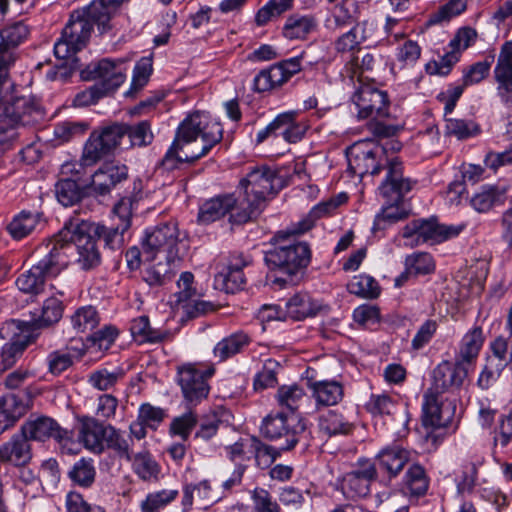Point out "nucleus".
<instances>
[{
    "label": "nucleus",
    "mask_w": 512,
    "mask_h": 512,
    "mask_svg": "<svg viewBox=\"0 0 512 512\" xmlns=\"http://www.w3.org/2000/svg\"><path fill=\"white\" fill-rule=\"evenodd\" d=\"M312 223L303 221L298 227L278 231L272 238L274 247L267 250L264 261L270 270L279 271L289 277L295 276L309 265L311 250L306 242H289L288 238L306 232Z\"/></svg>",
    "instance_id": "obj_1"
},
{
    "label": "nucleus",
    "mask_w": 512,
    "mask_h": 512,
    "mask_svg": "<svg viewBox=\"0 0 512 512\" xmlns=\"http://www.w3.org/2000/svg\"><path fill=\"white\" fill-rule=\"evenodd\" d=\"M275 172L268 167L254 169L240 181L242 196L238 198L237 212L231 215L235 224L246 223L257 217L265 206L267 196L273 194Z\"/></svg>",
    "instance_id": "obj_2"
},
{
    "label": "nucleus",
    "mask_w": 512,
    "mask_h": 512,
    "mask_svg": "<svg viewBox=\"0 0 512 512\" xmlns=\"http://www.w3.org/2000/svg\"><path fill=\"white\" fill-rule=\"evenodd\" d=\"M175 137L195 153L190 158H201L220 143L223 138V128L207 113L196 111L180 123Z\"/></svg>",
    "instance_id": "obj_3"
},
{
    "label": "nucleus",
    "mask_w": 512,
    "mask_h": 512,
    "mask_svg": "<svg viewBox=\"0 0 512 512\" xmlns=\"http://www.w3.org/2000/svg\"><path fill=\"white\" fill-rule=\"evenodd\" d=\"M142 253L147 260L163 258L179 261L186 252V244L179 239V230L174 222H166L148 228L142 238Z\"/></svg>",
    "instance_id": "obj_4"
},
{
    "label": "nucleus",
    "mask_w": 512,
    "mask_h": 512,
    "mask_svg": "<svg viewBox=\"0 0 512 512\" xmlns=\"http://www.w3.org/2000/svg\"><path fill=\"white\" fill-rule=\"evenodd\" d=\"M67 248L54 244L39 262L22 273L16 280L20 291L29 294H39L43 291L45 281L57 276L68 266Z\"/></svg>",
    "instance_id": "obj_5"
},
{
    "label": "nucleus",
    "mask_w": 512,
    "mask_h": 512,
    "mask_svg": "<svg viewBox=\"0 0 512 512\" xmlns=\"http://www.w3.org/2000/svg\"><path fill=\"white\" fill-rule=\"evenodd\" d=\"M81 221L71 220L65 223L62 230L47 244L46 248L64 246L67 248V257L74 250V245L78 250V263L84 270H89L100 264L101 257L97 248L96 239L90 233L80 232Z\"/></svg>",
    "instance_id": "obj_6"
},
{
    "label": "nucleus",
    "mask_w": 512,
    "mask_h": 512,
    "mask_svg": "<svg viewBox=\"0 0 512 512\" xmlns=\"http://www.w3.org/2000/svg\"><path fill=\"white\" fill-rule=\"evenodd\" d=\"M126 133V124L117 122L94 130L84 145L80 164L84 167L93 166L112 154L119 147Z\"/></svg>",
    "instance_id": "obj_7"
},
{
    "label": "nucleus",
    "mask_w": 512,
    "mask_h": 512,
    "mask_svg": "<svg viewBox=\"0 0 512 512\" xmlns=\"http://www.w3.org/2000/svg\"><path fill=\"white\" fill-rule=\"evenodd\" d=\"M465 228L460 225H442L436 219H415L407 223L402 230V237L408 246L423 243L439 244L458 236Z\"/></svg>",
    "instance_id": "obj_8"
},
{
    "label": "nucleus",
    "mask_w": 512,
    "mask_h": 512,
    "mask_svg": "<svg viewBox=\"0 0 512 512\" xmlns=\"http://www.w3.org/2000/svg\"><path fill=\"white\" fill-rule=\"evenodd\" d=\"M0 338L6 341L1 350V364L6 370L22 356L27 345L35 339V334L27 321L12 319L0 328Z\"/></svg>",
    "instance_id": "obj_9"
},
{
    "label": "nucleus",
    "mask_w": 512,
    "mask_h": 512,
    "mask_svg": "<svg viewBox=\"0 0 512 512\" xmlns=\"http://www.w3.org/2000/svg\"><path fill=\"white\" fill-rule=\"evenodd\" d=\"M306 430L305 421L297 414L284 411L267 415L262 422L261 432L270 439H284V449H292L299 442V436Z\"/></svg>",
    "instance_id": "obj_10"
},
{
    "label": "nucleus",
    "mask_w": 512,
    "mask_h": 512,
    "mask_svg": "<svg viewBox=\"0 0 512 512\" xmlns=\"http://www.w3.org/2000/svg\"><path fill=\"white\" fill-rule=\"evenodd\" d=\"M347 158L349 171L363 178L379 175L388 156L385 147L362 141L349 148Z\"/></svg>",
    "instance_id": "obj_11"
},
{
    "label": "nucleus",
    "mask_w": 512,
    "mask_h": 512,
    "mask_svg": "<svg viewBox=\"0 0 512 512\" xmlns=\"http://www.w3.org/2000/svg\"><path fill=\"white\" fill-rule=\"evenodd\" d=\"M385 177L378 187L379 194L388 203H402L404 196L417 184V181L405 175L404 166L398 157L385 160Z\"/></svg>",
    "instance_id": "obj_12"
},
{
    "label": "nucleus",
    "mask_w": 512,
    "mask_h": 512,
    "mask_svg": "<svg viewBox=\"0 0 512 512\" xmlns=\"http://www.w3.org/2000/svg\"><path fill=\"white\" fill-rule=\"evenodd\" d=\"M100 14L93 15L90 10V5L80 10H75L71 13L70 19L64 27L62 34L70 43H74L76 48L83 49L91 36L93 25H97L100 33H104L110 29V25L100 18Z\"/></svg>",
    "instance_id": "obj_13"
},
{
    "label": "nucleus",
    "mask_w": 512,
    "mask_h": 512,
    "mask_svg": "<svg viewBox=\"0 0 512 512\" xmlns=\"http://www.w3.org/2000/svg\"><path fill=\"white\" fill-rule=\"evenodd\" d=\"M30 35L29 26L24 21H16L0 29V78L8 75L10 68L18 60L19 46Z\"/></svg>",
    "instance_id": "obj_14"
},
{
    "label": "nucleus",
    "mask_w": 512,
    "mask_h": 512,
    "mask_svg": "<svg viewBox=\"0 0 512 512\" xmlns=\"http://www.w3.org/2000/svg\"><path fill=\"white\" fill-rule=\"evenodd\" d=\"M357 108L358 119L380 120L389 115V100L386 92L370 84H361L351 98Z\"/></svg>",
    "instance_id": "obj_15"
},
{
    "label": "nucleus",
    "mask_w": 512,
    "mask_h": 512,
    "mask_svg": "<svg viewBox=\"0 0 512 512\" xmlns=\"http://www.w3.org/2000/svg\"><path fill=\"white\" fill-rule=\"evenodd\" d=\"M214 372V367L201 371L194 364L178 367L177 381L184 399L191 404H197L207 398L210 391L207 380Z\"/></svg>",
    "instance_id": "obj_16"
},
{
    "label": "nucleus",
    "mask_w": 512,
    "mask_h": 512,
    "mask_svg": "<svg viewBox=\"0 0 512 512\" xmlns=\"http://www.w3.org/2000/svg\"><path fill=\"white\" fill-rule=\"evenodd\" d=\"M456 413V397L425 392L422 423L425 427L444 428L449 426Z\"/></svg>",
    "instance_id": "obj_17"
},
{
    "label": "nucleus",
    "mask_w": 512,
    "mask_h": 512,
    "mask_svg": "<svg viewBox=\"0 0 512 512\" xmlns=\"http://www.w3.org/2000/svg\"><path fill=\"white\" fill-rule=\"evenodd\" d=\"M376 476L375 464L369 459H359L353 469L341 478L340 489L347 499L365 497Z\"/></svg>",
    "instance_id": "obj_18"
},
{
    "label": "nucleus",
    "mask_w": 512,
    "mask_h": 512,
    "mask_svg": "<svg viewBox=\"0 0 512 512\" xmlns=\"http://www.w3.org/2000/svg\"><path fill=\"white\" fill-rule=\"evenodd\" d=\"M84 80H96V85L105 94L115 91L126 78L122 61L102 59L89 64L81 71Z\"/></svg>",
    "instance_id": "obj_19"
},
{
    "label": "nucleus",
    "mask_w": 512,
    "mask_h": 512,
    "mask_svg": "<svg viewBox=\"0 0 512 512\" xmlns=\"http://www.w3.org/2000/svg\"><path fill=\"white\" fill-rule=\"evenodd\" d=\"M21 431L28 440L46 441L52 438L63 443L70 439L69 432L48 416L30 415L21 426Z\"/></svg>",
    "instance_id": "obj_20"
},
{
    "label": "nucleus",
    "mask_w": 512,
    "mask_h": 512,
    "mask_svg": "<svg viewBox=\"0 0 512 512\" xmlns=\"http://www.w3.org/2000/svg\"><path fill=\"white\" fill-rule=\"evenodd\" d=\"M469 371L457 360L455 365L443 361L434 368L432 373L433 382L427 392L446 395V393L458 389L463 384Z\"/></svg>",
    "instance_id": "obj_21"
},
{
    "label": "nucleus",
    "mask_w": 512,
    "mask_h": 512,
    "mask_svg": "<svg viewBox=\"0 0 512 512\" xmlns=\"http://www.w3.org/2000/svg\"><path fill=\"white\" fill-rule=\"evenodd\" d=\"M33 394L29 389L8 393L0 398V433L15 423L32 404Z\"/></svg>",
    "instance_id": "obj_22"
},
{
    "label": "nucleus",
    "mask_w": 512,
    "mask_h": 512,
    "mask_svg": "<svg viewBox=\"0 0 512 512\" xmlns=\"http://www.w3.org/2000/svg\"><path fill=\"white\" fill-rule=\"evenodd\" d=\"M127 177L128 168L125 165L105 163L92 175L88 189L95 196H105Z\"/></svg>",
    "instance_id": "obj_23"
},
{
    "label": "nucleus",
    "mask_w": 512,
    "mask_h": 512,
    "mask_svg": "<svg viewBox=\"0 0 512 512\" xmlns=\"http://www.w3.org/2000/svg\"><path fill=\"white\" fill-rule=\"evenodd\" d=\"M494 79L500 99L505 103L512 102V41L501 46L494 68Z\"/></svg>",
    "instance_id": "obj_24"
},
{
    "label": "nucleus",
    "mask_w": 512,
    "mask_h": 512,
    "mask_svg": "<svg viewBox=\"0 0 512 512\" xmlns=\"http://www.w3.org/2000/svg\"><path fill=\"white\" fill-rule=\"evenodd\" d=\"M127 231V223L105 226L81 220L80 232L90 233L95 239L103 241L104 246L112 251L120 250L124 246V234Z\"/></svg>",
    "instance_id": "obj_25"
},
{
    "label": "nucleus",
    "mask_w": 512,
    "mask_h": 512,
    "mask_svg": "<svg viewBox=\"0 0 512 512\" xmlns=\"http://www.w3.org/2000/svg\"><path fill=\"white\" fill-rule=\"evenodd\" d=\"M32 458L31 445L27 437L20 431L9 441L0 446V462L20 467L27 465Z\"/></svg>",
    "instance_id": "obj_26"
},
{
    "label": "nucleus",
    "mask_w": 512,
    "mask_h": 512,
    "mask_svg": "<svg viewBox=\"0 0 512 512\" xmlns=\"http://www.w3.org/2000/svg\"><path fill=\"white\" fill-rule=\"evenodd\" d=\"M307 386L317 408L337 405L344 397L343 384L336 380L308 379Z\"/></svg>",
    "instance_id": "obj_27"
},
{
    "label": "nucleus",
    "mask_w": 512,
    "mask_h": 512,
    "mask_svg": "<svg viewBox=\"0 0 512 512\" xmlns=\"http://www.w3.org/2000/svg\"><path fill=\"white\" fill-rule=\"evenodd\" d=\"M238 203V199L232 194L212 198L200 207L198 219L201 223L208 224L224 217L228 213L231 216L237 212ZM230 221L234 223L231 219Z\"/></svg>",
    "instance_id": "obj_28"
},
{
    "label": "nucleus",
    "mask_w": 512,
    "mask_h": 512,
    "mask_svg": "<svg viewBox=\"0 0 512 512\" xmlns=\"http://www.w3.org/2000/svg\"><path fill=\"white\" fill-rule=\"evenodd\" d=\"M107 429L108 425L102 424L98 419L88 418L81 424L79 440L85 448L100 454L104 451Z\"/></svg>",
    "instance_id": "obj_29"
},
{
    "label": "nucleus",
    "mask_w": 512,
    "mask_h": 512,
    "mask_svg": "<svg viewBox=\"0 0 512 512\" xmlns=\"http://www.w3.org/2000/svg\"><path fill=\"white\" fill-rule=\"evenodd\" d=\"M484 340L485 337L481 327L476 326L469 330L462 338L457 361L470 370L478 358Z\"/></svg>",
    "instance_id": "obj_30"
},
{
    "label": "nucleus",
    "mask_w": 512,
    "mask_h": 512,
    "mask_svg": "<svg viewBox=\"0 0 512 512\" xmlns=\"http://www.w3.org/2000/svg\"><path fill=\"white\" fill-rule=\"evenodd\" d=\"M506 185H486L470 200L471 206L480 213H485L495 206L502 205L507 197Z\"/></svg>",
    "instance_id": "obj_31"
},
{
    "label": "nucleus",
    "mask_w": 512,
    "mask_h": 512,
    "mask_svg": "<svg viewBox=\"0 0 512 512\" xmlns=\"http://www.w3.org/2000/svg\"><path fill=\"white\" fill-rule=\"evenodd\" d=\"M412 453L400 446L386 447L379 452L377 459L381 469L390 477L397 476L404 466L411 461Z\"/></svg>",
    "instance_id": "obj_32"
},
{
    "label": "nucleus",
    "mask_w": 512,
    "mask_h": 512,
    "mask_svg": "<svg viewBox=\"0 0 512 512\" xmlns=\"http://www.w3.org/2000/svg\"><path fill=\"white\" fill-rule=\"evenodd\" d=\"M318 427L321 433L328 437L348 435L353 429V423L338 410H328L319 417Z\"/></svg>",
    "instance_id": "obj_33"
},
{
    "label": "nucleus",
    "mask_w": 512,
    "mask_h": 512,
    "mask_svg": "<svg viewBox=\"0 0 512 512\" xmlns=\"http://www.w3.org/2000/svg\"><path fill=\"white\" fill-rule=\"evenodd\" d=\"M194 496L205 506H209L221 499L220 495L213 492L207 480L201 481L198 484L185 485L182 497L183 512H188L191 509Z\"/></svg>",
    "instance_id": "obj_34"
},
{
    "label": "nucleus",
    "mask_w": 512,
    "mask_h": 512,
    "mask_svg": "<svg viewBox=\"0 0 512 512\" xmlns=\"http://www.w3.org/2000/svg\"><path fill=\"white\" fill-rule=\"evenodd\" d=\"M133 472L143 481L156 482L159 480L161 467L152 457L149 451L143 449L137 453L133 452L132 460Z\"/></svg>",
    "instance_id": "obj_35"
},
{
    "label": "nucleus",
    "mask_w": 512,
    "mask_h": 512,
    "mask_svg": "<svg viewBox=\"0 0 512 512\" xmlns=\"http://www.w3.org/2000/svg\"><path fill=\"white\" fill-rule=\"evenodd\" d=\"M319 306L306 292H299L285 303L286 316L293 320H302L314 316Z\"/></svg>",
    "instance_id": "obj_36"
},
{
    "label": "nucleus",
    "mask_w": 512,
    "mask_h": 512,
    "mask_svg": "<svg viewBox=\"0 0 512 512\" xmlns=\"http://www.w3.org/2000/svg\"><path fill=\"white\" fill-rule=\"evenodd\" d=\"M130 331L133 338L140 343H159L170 337L168 331L152 328L145 315L132 320Z\"/></svg>",
    "instance_id": "obj_37"
},
{
    "label": "nucleus",
    "mask_w": 512,
    "mask_h": 512,
    "mask_svg": "<svg viewBox=\"0 0 512 512\" xmlns=\"http://www.w3.org/2000/svg\"><path fill=\"white\" fill-rule=\"evenodd\" d=\"M250 341V337L244 332L233 333L215 345L213 354L220 362L225 361L241 353Z\"/></svg>",
    "instance_id": "obj_38"
},
{
    "label": "nucleus",
    "mask_w": 512,
    "mask_h": 512,
    "mask_svg": "<svg viewBox=\"0 0 512 512\" xmlns=\"http://www.w3.org/2000/svg\"><path fill=\"white\" fill-rule=\"evenodd\" d=\"M194 152L188 149L177 137L174 138L171 146L162 158L159 167L166 171H172L180 167L182 163H193L199 158H190Z\"/></svg>",
    "instance_id": "obj_39"
},
{
    "label": "nucleus",
    "mask_w": 512,
    "mask_h": 512,
    "mask_svg": "<svg viewBox=\"0 0 512 512\" xmlns=\"http://www.w3.org/2000/svg\"><path fill=\"white\" fill-rule=\"evenodd\" d=\"M317 28V20L312 15H291L283 27V35L290 40L305 39Z\"/></svg>",
    "instance_id": "obj_40"
},
{
    "label": "nucleus",
    "mask_w": 512,
    "mask_h": 512,
    "mask_svg": "<svg viewBox=\"0 0 512 512\" xmlns=\"http://www.w3.org/2000/svg\"><path fill=\"white\" fill-rule=\"evenodd\" d=\"M124 376L125 372L121 367H114L113 369L102 367L92 371L88 375L87 382L98 391H110Z\"/></svg>",
    "instance_id": "obj_41"
},
{
    "label": "nucleus",
    "mask_w": 512,
    "mask_h": 512,
    "mask_svg": "<svg viewBox=\"0 0 512 512\" xmlns=\"http://www.w3.org/2000/svg\"><path fill=\"white\" fill-rule=\"evenodd\" d=\"M106 446L113 450L120 459L132 460L134 441L131 436H126L112 425H108L105 442Z\"/></svg>",
    "instance_id": "obj_42"
},
{
    "label": "nucleus",
    "mask_w": 512,
    "mask_h": 512,
    "mask_svg": "<svg viewBox=\"0 0 512 512\" xmlns=\"http://www.w3.org/2000/svg\"><path fill=\"white\" fill-rule=\"evenodd\" d=\"M275 397L282 411L287 410L286 413L296 414L307 395L302 387L293 384L279 387Z\"/></svg>",
    "instance_id": "obj_43"
},
{
    "label": "nucleus",
    "mask_w": 512,
    "mask_h": 512,
    "mask_svg": "<svg viewBox=\"0 0 512 512\" xmlns=\"http://www.w3.org/2000/svg\"><path fill=\"white\" fill-rule=\"evenodd\" d=\"M63 310V303L58 298L50 297L46 299L39 318L28 322L31 325L32 333H34L35 328L48 327L57 323L62 318Z\"/></svg>",
    "instance_id": "obj_44"
},
{
    "label": "nucleus",
    "mask_w": 512,
    "mask_h": 512,
    "mask_svg": "<svg viewBox=\"0 0 512 512\" xmlns=\"http://www.w3.org/2000/svg\"><path fill=\"white\" fill-rule=\"evenodd\" d=\"M246 278L243 271L228 267L219 272L214 278V287L226 293H235L244 288Z\"/></svg>",
    "instance_id": "obj_45"
},
{
    "label": "nucleus",
    "mask_w": 512,
    "mask_h": 512,
    "mask_svg": "<svg viewBox=\"0 0 512 512\" xmlns=\"http://www.w3.org/2000/svg\"><path fill=\"white\" fill-rule=\"evenodd\" d=\"M32 106L25 98H0V117L5 116L13 123H23V117L30 114Z\"/></svg>",
    "instance_id": "obj_46"
},
{
    "label": "nucleus",
    "mask_w": 512,
    "mask_h": 512,
    "mask_svg": "<svg viewBox=\"0 0 512 512\" xmlns=\"http://www.w3.org/2000/svg\"><path fill=\"white\" fill-rule=\"evenodd\" d=\"M178 496L177 489H163L150 492L140 504L141 512H160Z\"/></svg>",
    "instance_id": "obj_47"
},
{
    "label": "nucleus",
    "mask_w": 512,
    "mask_h": 512,
    "mask_svg": "<svg viewBox=\"0 0 512 512\" xmlns=\"http://www.w3.org/2000/svg\"><path fill=\"white\" fill-rule=\"evenodd\" d=\"M163 258L145 269L143 279L150 286H161L171 281L173 276L172 264L176 261H162Z\"/></svg>",
    "instance_id": "obj_48"
},
{
    "label": "nucleus",
    "mask_w": 512,
    "mask_h": 512,
    "mask_svg": "<svg viewBox=\"0 0 512 512\" xmlns=\"http://www.w3.org/2000/svg\"><path fill=\"white\" fill-rule=\"evenodd\" d=\"M38 223V216L28 211H22L16 215L7 225V230L12 238L20 240L29 235Z\"/></svg>",
    "instance_id": "obj_49"
},
{
    "label": "nucleus",
    "mask_w": 512,
    "mask_h": 512,
    "mask_svg": "<svg viewBox=\"0 0 512 512\" xmlns=\"http://www.w3.org/2000/svg\"><path fill=\"white\" fill-rule=\"evenodd\" d=\"M405 485L413 496H423L429 487V479L425 469L419 464L409 467L405 475Z\"/></svg>",
    "instance_id": "obj_50"
},
{
    "label": "nucleus",
    "mask_w": 512,
    "mask_h": 512,
    "mask_svg": "<svg viewBox=\"0 0 512 512\" xmlns=\"http://www.w3.org/2000/svg\"><path fill=\"white\" fill-rule=\"evenodd\" d=\"M348 290L352 294L368 299H374L380 295L378 282L366 274L354 276L348 283Z\"/></svg>",
    "instance_id": "obj_51"
},
{
    "label": "nucleus",
    "mask_w": 512,
    "mask_h": 512,
    "mask_svg": "<svg viewBox=\"0 0 512 512\" xmlns=\"http://www.w3.org/2000/svg\"><path fill=\"white\" fill-rule=\"evenodd\" d=\"M71 324L77 333L93 330L99 324V315L92 306L78 308L71 316Z\"/></svg>",
    "instance_id": "obj_52"
},
{
    "label": "nucleus",
    "mask_w": 512,
    "mask_h": 512,
    "mask_svg": "<svg viewBox=\"0 0 512 512\" xmlns=\"http://www.w3.org/2000/svg\"><path fill=\"white\" fill-rule=\"evenodd\" d=\"M55 195L63 206H72L77 203L83 193L76 181L72 179L59 180L55 185Z\"/></svg>",
    "instance_id": "obj_53"
},
{
    "label": "nucleus",
    "mask_w": 512,
    "mask_h": 512,
    "mask_svg": "<svg viewBox=\"0 0 512 512\" xmlns=\"http://www.w3.org/2000/svg\"><path fill=\"white\" fill-rule=\"evenodd\" d=\"M70 479L82 487H89L95 480V467L90 459L81 458L68 473Z\"/></svg>",
    "instance_id": "obj_54"
},
{
    "label": "nucleus",
    "mask_w": 512,
    "mask_h": 512,
    "mask_svg": "<svg viewBox=\"0 0 512 512\" xmlns=\"http://www.w3.org/2000/svg\"><path fill=\"white\" fill-rule=\"evenodd\" d=\"M126 128V136H128L131 146L146 147L153 142L154 135L149 121L143 120L134 125L126 124Z\"/></svg>",
    "instance_id": "obj_55"
},
{
    "label": "nucleus",
    "mask_w": 512,
    "mask_h": 512,
    "mask_svg": "<svg viewBox=\"0 0 512 512\" xmlns=\"http://www.w3.org/2000/svg\"><path fill=\"white\" fill-rule=\"evenodd\" d=\"M405 267L408 273H413L414 275H425L434 271L435 264L431 254L426 252H416L406 257Z\"/></svg>",
    "instance_id": "obj_56"
},
{
    "label": "nucleus",
    "mask_w": 512,
    "mask_h": 512,
    "mask_svg": "<svg viewBox=\"0 0 512 512\" xmlns=\"http://www.w3.org/2000/svg\"><path fill=\"white\" fill-rule=\"evenodd\" d=\"M493 62L494 55H488L483 61L476 62L465 69L462 78L464 86L474 85L485 79Z\"/></svg>",
    "instance_id": "obj_57"
},
{
    "label": "nucleus",
    "mask_w": 512,
    "mask_h": 512,
    "mask_svg": "<svg viewBox=\"0 0 512 512\" xmlns=\"http://www.w3.org/2000/svg\"><path fill=\"white\" fill-rule=\"evenodd\" d=\"M118 336V330L113 326H105L99 331L91 334L87 341L88 348L94 351H107Z\"/></svg>",
    "instance_id": "obj_58"
},
{
    "label": "nucleus",
    "mask_w": 512,
    "mask_h": 512,
    "mask_svg": "<svg viewBox=\"0 0 512 512\" xmlns=\"http://www.w3.org/2000/svg\"><path fill=\"white\" fill-rule=\"evenodd\" d=\"M249 452L254 454L256 464L261 469L269 467L276 458L274 449L255 437L249 439Z\"/></svg>",
    "instance_id": "obj_59"
},
{
    "label": "nucleus",
    "mask_w": 512,
    "mask_h": 512,
    "mask_svg": "<svg viewBox=\"0 0 512 512\" xmlns=\"http://www.w3.org/2000/svg\"><path fill=\"white\" fill-rule=\"evenodd\" d=\"M279 365L274 360H267L261 371L254 378V389L264 390L274 387L277 384V370Z\"/></svg>",
    "instance_id": "obj_60"
},
{
    "label": "nucleus",
    "mask_w": 512,
    "mask_h": 512,
    "mask_svg": "<svg viewBox=\"0 0 512 512\" xmlns=\"http://www.w3.org/2000/svg\"><path fill=\"white\" fill-rule=\"evenodd\" d=\"M254 512H281L279 504L264 488L256 487L251 492Z\"/></svg>",
    "instance_id": "obj_61"
},
{
    "label": "nucleus",
    "mask_w": 512,
    "mask_h": 512,
    "mask_svg": "<svg viewBox=\"0 0 512 512\" xmlns=\"http://www.w3.org/2000/svg\"><path fill=\"white\" fill-rule=\"evenodd\" d=\"M166 417L165 410L160 407H155L150 403H144L139 407L138 420L144 423L153 430L157 429L159 424Z\"/></svg>",
    "instance_id": "obj_62"
},
{
    "label": "nucleus",
    "mask_w": 512,
    "mask_h": 512,
    "mask_svg": "<svg viewBox=\"0 0 512 512\" xmlns=\"http://www.w3.org/2000/svg\"><path fill=\"white\" fill-rule=\"evenodd\" d=\"M458 61L457 52L448 51L438 61L434 60L427 63L426 72L430 75L446 76Z\"/></svg>",
    "instance_id": "obj_63"
},
{
    "label": "nucleus",
    "mask_w": 512,
    "mask_h": 512,
    "mask_svg": "<svg viewBox=\"0 0 512 512\" xmlns=\"http://www.w3.org/2000/svg\"><path fill=\"white\" fill-rule=\"evenodd\" d=\"M365 408L373 416H382L391 414L395 404L387 394H372Z\"/></svg>",
    "instance_id": "obj_64"
}]
</instances>
